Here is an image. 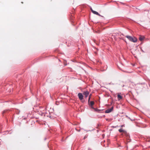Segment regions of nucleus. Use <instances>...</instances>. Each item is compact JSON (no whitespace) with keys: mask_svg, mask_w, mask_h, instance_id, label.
I'll use <instances>...</instances> for the list:
<instances>
[{"mask_svg":"<svg viewBox=\"0 0 150 150\" xmlns=\"http://www.w3.org/2000/svg\"><path fill=\"white\" fill-rule=\"evenodd\" d=\"M47 116H49L50 117H51V116L50 115L49 116H47Z\"/></svg>","mask_w":150,"mask_h":150,"instance_id":"obj_19","label":"nucleus"},{"mask_svg":"<svg viewBox=\"0 0 150 150\" xmlns=\"http://www.w3.org/2000/svg\"><path fill=\"white\" fill-rule=\"evenodd\" d=\"M78 96L79 99L80 100H82L83 99V94L81 93H79L78 94Z\"/></svg>","mask_w":150,"mask_h":150,"instance_id":"obj_5","label":"nucleus"},{"mask_svg":"<svg viewBox=\"0 0 150 150\" xmlns=\"http://www.w3.org/2000/svg\"><path fill=\"white\" fill-rule=\"evenodd\" d=\"M144 39V37L140 36L139 38V39L140 41H142Z\"/></svg>","mask_w":150,"mask_h":150,"instance_id":"obj_12","label":"nucleus"},{"mask_svg":"<svg viewBox=\"0 0 150 150\" xmlns=\"http://www.w3.org/2000/svg\"><path fill=\"white\" fill-rule=\"evenodd\" d=\"M87 137L86 136H85L84 137V139H86V138Z\"/></svg>","mask_w":150,"mask_h":150,"instance_id":"obj_18","label":"nucleus"},{"mask_svg":"<svg viewBox=\"0 0 150 150\" xmlns=\"http://www.w3.org/2000/svg\"><path fill=\"white\" fill-rule=\"evenodd\" d=\"M47 112H45V111H43V112H41V115L45 116L46 114H47Z\"/></svg>","mask_w":150,"mask_h":150,"instance_id":"obj_10","label":"nucleus"},{"mask_svg":"<svg viewBox=\"0 0 150 150\" xmlns=\"http://www.w3.org/2000/svg\"><path fill=\"white\" fill-rule=\"evenodd\" d=\"M142 51L143 52H144L143 50H142Z\"/></svg>","mask_w":150,"mask_h":150,"instance_id":"obj_21","label":"nucleus"},{"mask_svg":"<svg viewBox=\"0 0 150 150\" xmlns=\"http://www.w3.org/2000/svg\"><path fill=\"white\" fill-rule=\"evenodd\" d=\"M94 103L93 101H90L89 105H90L91 106H92L94 104Z\"/></svg>","mask_w":150,"mask_h":150,"instance_id":"obj_9","label":"nucleus"},{"mask_svg":"<svg viewBox=\"0 0 150 150\" xmlns=\"http://www.w3.org/2000/svg\"><path fill=\"white\" fill-rule=\"evenodd\" d=\"M146 141L148 142H150V137H149L147 139H146Z\"/></svg>","mask_w":150,"mask_h":150,"instance_id":"obj_14","label":"nucleus"},{"mask_svg":"<svg viewBox=\"0 0 150 150\" xmlns=\"http://www.w3.org/2000/svg\"><path fill=\"white\" fill-rule=\"evenodd\" d=\"M5 111L4 110V111L3 113H5Z\"/></svg>","mask_w":150,"mask_h":150,"instance_id":"obj_23","label":"nucleus"},{"mask_svg":"<svg viewBox=\"0 0 150 150\" xmlns=\"http://www.w3.org/2000/svg\"><path fill=\"white\" fill-rule=\"evenodd\" d=\"M90 9H91V12L93 13V11H94L93 10V9H92L91 7V8Z\"/></svg>","mask_w":150,"mask_h":150,"instance_id":"obj_16","label":"nucleus"},{"mask_svg":"<svg viewBox=\"0 0 150 150\" xmlns=\"http://www.w3.org/2000/svg\"><path fill=\"white\" fill-rule=\"evenodd\" d=\"M122 135L124 134L127 137V140H129V134L126 131L122 129Z\"/></svg>","mask_w":150,"mask_h":150,"instance_id":"obj_2","label":"nucleus"},{"mask_svg":"<svg viewBox=\"0 0 150 150\" xmlns=\"http://www.w3.org/2000/svg\"><path fill=\"white\" fill-rule=\"evenodd\" d=\"M91 94L90 95V96H89V97H88V103H89V102L90 101V98H91Z\"/></svg>","mask_w":150,"mask_h":150,"instance_id":"obj_13","label":"nucleus"},{"mask_svg":"<svg viewBox=\"0 0 150 150\" xmlns=\"http://www.w3.org/2000/svg\"><path fill=\"white\" fill-rule=\"evenodd\" d=\"M119 131L120 132H122V129L121 128L119 129Z\"/></svg>","mask_w":150,"mask_h":150,"instance_id":"obj_15","label":"nucleus"},{"mask_svg":"<svg viewBox=\"0 0 150 150\" xmlns=\"http://www.w3.org/2000/svg\"><path fill=\"white\" fill-rule=\"evenodd\" d=\"M83 94L85 96V97L86 98L88 96L89 93L88 91H86L83 92Z\"/></svg>","mask_w":150,"mask_h":150,"instance_id":"obj_6","label":"nucleus"},{"mask_svg":"<svg viewBox=\"0 0 150 150\" xmlns=\"http://www.w3.org/2000/svg\"><path fill=\"white\" fill-rule=\"evenodd\" d=\"M117 127H118V126H112V127L116 128Z\"/></svg>","mask_w":150,"mask_h":150,"instance_id":"obj_17","label":"nucleus"},{"mask_svg":"<svg viewBox=\"0 0 150 150\" xmlns=\"http://www.w3.org/2000/svg\"><path fill=\"white\" fill-rule=\"evenodd\" d=\"M117 65L118 68L120 69L121 70V67L122 66V63L120 62H117Z\"/></svg>","mask_w":150,"mask_h":150,"instance_id":"obj_3","label":"nucleus"},{"mask_svg":"<svg viewBox=\"0 0 150 150\" xmlns=\"http://www.w3.org/2000/svg\"><path fill=\"white\" fill-rule=\"evenodd\" d=\"M93 13L94 14H96V15H98L99 16H100V14L98 12H97V11H93Z\"/></svg>","mask_w":150,"mask_h":150,"instance_id":"obj_8","label":"nucleus"},{"mask_svg":"<svg viewBox=\"0 0 150 150\" xmlns=\"http://www.w3.org/2000/svg\"><path fill=\"white\" fill-rule=\"evenodd\" d=\"M113 109V107H112L108 109L105 111V113H109L111 112Z\"/></svg>","mask_w":150,"mask_h":150,"instance_id":"obj_4","label":"nucleus"},{"mask_svg":"<svg viewBox=\"0 0 150 150\" xmlns=\"http://www.w3.org/2000/svg\"><path fill=\"white\" fill-rule=\"evenodd\" d=\"M117 98L119 100H120L121 99H122V96H121L120 94H118L117 95Z\"/></svg>","mask_w":150,"mask_h":150,"instance_id":"obj_11","label":"nucleus"},{"mask_svg":"<svg viewBox=\"0 0 150 150\" xmlns=\"http://www.w3.org/2000/svg\"><path fill=\"white\" fill-rule=\"evenodd\" d=\"M117 147H119V149H120V148L121 147V142L120 141H119L118 140V139H117Z\"/></svg>","mask_w":150,"mask_h":150,"instance_id":"obj_7","label":"nucleus"},{"mask_svg":"<svg viewBox=\"0 0 150 150\" xmlns=\"http://www.w3.org/2000/svg\"><path fill=\"white\" fill-rule=\"evenodd\" d=\"M122 127H124V125H122Z\"/></svg>","mask_w":150,"mask_h":150,"instance_id":"obj_22","label":"nucleus"},{"mask_svg":"<svg viewBox=\"0 0 150 150\" xmlns=\"http://www.w3.org/2000/svg\"><path fill=\"white\" fill-rule=\"evenodd\" d=\"M126 37L130 41L134 42H137V39L134 37L133 38L131 36L127 35L126 36Z\"/></svg>","mask_w":150,"mask_h":150,"instance_id":"obj_1","label":"nucleus"},{"mask_svg":"<svg viewBox=\"0 0 150 150\" xmlns=\"http://www.w3.org/2000/svg\"><path fill=\"white\" fill-rule=\"evenodd\" d=\"M88 150H91V149L90 148H88Z\"/></svg>","mask_w":150,"mask_h":150,"instance_id":"obj_20","label":"nucleus"}]
</instances>
